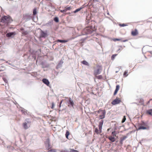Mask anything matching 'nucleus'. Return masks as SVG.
<instances>
[{"label":"nucleus","mask_w":152,"mask_h":152,"mask_svg":"<svg viewBox=\"0 0 152 152\" xmlns=\"http://www.w3.org/2000/svg\"><path fill=\"white\" fill-rule=\"evenodd\" d=\"M12 20L11 18L9 16H4L1 19V22L4 23L6 25L11 22Z\"/></svg>","instance_id":"1"},{"label":"nucleus","mask_w":152,"mask_h":152,"mask_svg":"<svg viewBox=\"0 0 152 152\" xmlns=\"http://www.w3.org/2000/svg\"><path fill=\"white\" fill-rule=\"evenodd\" d=\"M96 112L98 114L100 113V114L99 115V119H102L105 118L106 114V111L105 110H102L100 109L94 112L95 113H96Z\"/></svg>","instance_id":"2"},{"label":"nucleus","mask_w":152,"mask_h":152,"mask_svg":"<svg viewBox=\"0 0 152 152\" xmlns=\"http://www.w3.org/2000/svg\"><path fill=\"white\" fill-rule=\"evenodd\" d=\"M94 75L96 76L100 73L102 70V66L97 65L96 68H94Z\"/></svg>","instance_id":"3"},{"label":"nucleus","mask_w":152,"mask_h":152,"mask_svg":"<svg viewBox=\"0 0 152 152\" xmlns=\"http://www.w3.org/2000/svg\"><path fill=\"white\" fill-rule=\"evenodd\" d=\"M95 29V28H93L92 26H88L85 28L83 30L86 34H89L91 33Z\"/></svg>","instance_id":"4"},{"label":"nucleus","mask_w":152,"mask_h":152,"mask_svg":"<svg viewBox=\"0 0 152 152\" xmlns=\"http://www.w3.org/2000/svg\"><path fill=\"white\" fill-rule=\"evenodd\" d=\"M112 136H110L108 137H107L111 142H114L115 140L116 139L115 137L118 138V136H116V132L115 131H113L112 132Z\"/></svg>","instance_id":"5"},{"label":"nucleus","mask_w":152,"mask_h":152,"mask_svg":"<svg viewBox=\"0 0 152 152\" xmlns=\"http://www.w3.org/2000/svg\"><path fill=\"white\" fill-rule=\"evenodd\" d=\"M121 101V100L120 98L117 97L111 102V104L113 105H115L119 104Z\"/></svg>","instance_id":"6"},{"label":"nucleus","mask_w":152,"mask_h":152,"mask_svg":"<svg viewBox=\"0 0 152 152\" xmlns=\"http://www.w3.org/2000/svg\"><path fill=\"white\" fill-rule=\"evenodd\" d=\"M139 34L138 31L137 29H135L131 31V34L133 36L137 35Z\"/></svg>","instance_id":"7"},{"label":"nucleus","mask_w":152,"mask_h":152,"mask_svg":"<svg viewBox=\"0 0 152 152\" xmlns=\"http://www.w3.org/2000/svg\"><path fill=\"white\" fill-rule=\"evenodd\" d=\"M104 121L103 120H101L99 123L98 125L99 129L100 130V132H102V126L103 124Z\"/></svg>","instance_id":"8"},{"label":"nucleus","mask_w":152,"mask_h":152,"mask_svg":"<svg viewBox=\"0 0 152 152\" xmlns=\"http://www.w3.org/2000/svg\"><path fill=\"white\" fill-rule=\"evenodd\" d=\"M42 82L47 86H49L50 85V82L48 80L44 78L42 80Z\"/></svg>","instance_id":"9"},{"label":"nucleus","mask_w":152,"mask_h":152,"mask_svg":"<svg viewBox=\"0 0 152 152\" xmlns=\"http://www.w3.org/2000/svg\"><path fill=\"white\" fill-rule=\"evenodd\" d=\"M16 34L15 32H10L7 33L6 34V36L7 37H11L12 36H14Z\"/></svg>","instance_id":"10"},{"label":"nucleus","mask_w":152,"mask_h":152,"mask_svg":"<svg viewBox=\"0 0 152 152\" xmlns=\"http://www.w3.org/2000/svg\"><path fill=\"white\" fill-rule=\"evenodd\" d=\"M120 86L119 85H117L116 86V89L114 93V95H115L117 93L118 90L120 88Z\"/></svg>","instance_id":"11"},{"label":"nucleus","mask_w":152,"mask_h":152,"mask_svg":"<svg viewBox=\"0 0 152 152\" xmlns=\"http://www.w3.org/2000/svg\"><path fill=\"white\" fill-rule=\"evenodd\" d=\"M69 106H70V105L71 106L73 107V106L74 103L73 101H72L70 99H69Z\"/></svg>","instance_id":"12"},{"label":"nucleus","mask_w":152,"mask_h":152,"mask_svg":"<svg viewBox=\"0 0 152 152\" xmlns=\"http://www.w3.org/2000/svg\"><path fill=\"white\" fill-rule=\"evenodd\" d=\"M81 63L84 65L87 66H89V64H88V63L87 61L85 60H83L82 61Z\"/></svg>","instance_id":"13"},{"label":"nucleus","mask_w":152,"mask_h":152,"mask_svg":"<svg viewBox=\"0 0 152 152\" xmlns=\"http://www.w3.org/2000/svg\"><path fill=\"white\" fill-rule=\"evenodd\" d=\"M23 127L25 129H28V128L29 127H28L27 126V123H26V122L24 123H23Z\"/></svg>","instance_id":"14"},{"label":"nucleus","mask_w":152,"mask_h":152,"mask_svg":"<svg viewBox=\"0 0 152 152\" xmlns=\"http://www.w3.org/2000/svg\"><path fill=\"white\" fill-rule=\"evenodd\" d=\"M68 41H69L68 40H62L58 39L57 40V42H62V43H64V42H68Z\"/></svg>","instance_id":"15"},{"label":"nucleus","mask_w":152,"mask_h":152,"mask_svg":"<svg viewBox=\"0 0 152 152\" xmlns=\"http://www.w3.org/2000/svg\"><path fill=\"white\" fill-rule=\"evenodd\" d=\"M95 132L97 134H101L102 133L100 132V130L99 129L98 130L97 128H96L95 129Z\"/></svg>","instance_id":"16"},{"label":"nucleus","mask_w":152,"mask_h":152,"mask_svg":"<svg viewBox=\"0 0 152 152\" xmlns=\"http://www.w3.org/2000/svg\"><path fill=\"white\" fill-rule=\"evenodd\" d=\"M146 113L151 116L152 115V111L151 109H150L147 111Z\"/></svg>","instance_id":"17"},{"label":"nucleus","mask_w":152,"mask_h":152,"mask_svg":"<svg viewBox=\"0 0 152 152\" xmlns=\"http://www.w3.org/2000/svg\"><path fill=\"white\" fill-rule=\"evenodd\" d=\"M128 72V71L127 70H126L124 72L123 74L124 77H126L128 75V74H127Z\"/></svg>","instance_id":"18"},{"label":"nucleus","mask_w":152,"mask_h":152,"mask_svg":"<svg viewBox=\"0 0 152 152\" xmlns=\"http://www.w3.org/2000/svg\"><path fill=\"white\" fill-rule=\"evenodd\" d=\"M46 35H47L46 33H45L44 32H42L41 34V36L42 37H46Z\"/></svg>","instance_id":"19"},{"label":"nucleus","mask_w":152,"mask_h":152,"mask_svg":"<svg viewBox=\"0 0 152 152\" xmlns=\"http://www.w3.org/2000/svg\"><path fill=\"white\" fill-rule=\"evenodd\" d=\"M37 14V9L35 8L34 9L33 11V15H35Z\"/></svg>","instance_id":"20"},{"label":"nucleus","mask_w":152,"mask_h":152,"mask_svg":"<svg viewBox=\"0 0 152 152\" xmlns=\"http://www.w3.org/2000/svg\"><path fill=\"white\" fill-rule=\"evenodd\" d=\"M139 129H146V128L143 126H140L139 128Z\"/></svg>","instance_id":"21"},{"label":"nucleus","mask_w":152,"mask_h":152,"mask_svg":"<svg viewBox=\"0 0 152 152\" xmlns=\"http://www.w3.org/2000/svg\"><path fill=\"white\" fill-rule=\"evenodd\" d=\"M69 135V131H67L66 132V133L65 134L66 137L68 139V136Z\"/></svg>","instance_id":"22"},{"label":"nucleus","mask_w":152,"mask_h":152,"mask_svg":"<svg viewBox=\"0 0 152 152\" xmlns=\"http://www.w3.org/2000/svg\"><path fill=\"white\" fill-rule=\"evenodd\" d=\"M96 77L97 78L99 79H102V75H99V76L96 75Z\"/></svg>","instance_id":"23"},{"label":"nucleus","mask_w":152,"mask_h":152,"mask_svg":"<svg viewBox=\"0 0 152 152\" xmlns=\"http://www.w3.org/2000/svg\"><path fill=\"white\" fill-rule=\"evenodd\" d=\"M54 20L56 22H59V19L58 17H56L54 19Z\"/></svg>","instance_id":"24"},{"label":"nucleus","mask_w":152,"mask_h":152,"mask_svg":"<svg viewBox=\"0 0 152 152\" xmlns=\"http://www.w3.org/2000/svg\"><path fill=\"white\" fill-rule=\"evenodd\" d=\"M22 34L23 35H25L28 34V32L27 31H24L22 32Z\"/></svg>","instance_id":"25"},{"label":"nucleus","mask_w":152,"mask_h":152,"mask_svg":"<svg viewBox=\"0 0 152 152\" xmlns=\"http://www.w3.org/2000/svg\"><path fill=\"white\" fill-rule=\"evenodd\" d=\"M117 55V54H113L111 57V59L113 60L115 58V57Z\"/></svg>","instance_id":"26"},{"label":"nucleus","mask_w":152,"mask_h":152,"mask_svg":"<svg viewBox=\"0 0 152 152\" xmlns=\"http://www.w3.org/2000/svg\"><path fill=\"white\" fill-rule=\"evenodd\" d=\"M119 26L120 27H124L125 26H127V25L125 24H119Z\"/></svg>","instance_id":"27"},{"label":"nucleus","mask_w":152,"mask_h":152,"mask_svg":"<svg viewBox=\"0 0 152 152\" xmlns=\"http://www.w3.org/2000/svg\"><path fill=\"white\" fill-rule=\"evenodd\" d=\"M126 120V118L125 116H124V117H123V119L122 121H121L122 123H123Z\"/></svg>","instance_id":"28"},{"label":"nucleus","mask_w":152,"mask_h":152,"mask_svg":"<svg viewBox=\"0 0 152 152\" xmlns=\"http://www.w3.org/2000/svg\"><path fill=\"white\" fill-rule=\"evenodd\" d=\"M126 137H127L126 136H124L122 137L120 139L122 140L123 141H124L126 138Z\"/></svg>","instance_id":"29"},{"label":"nucleus","mask_w":152,"mask_h":152,"mask_svg":"<svg viewBox=\"0 0 152 152\" xmlns=\"http://www.w3.org/2000/svg\"><path fill=\"white\" fill-rule=\"evenodd\" d=\"M52 104V107H51V108L52 109H53L54 108V107L55 105L54 104V102H53L51 103Z\"/></svg>","instance_id":"30"},{"label":"nucleus","mask_w":152,"mask_h":152,"mask_svg":"<svg viewBox=\"0 0 152 152\" xmlns=\"http://www.w3.org/2000/svg\"><path fill=\"white\" fill-rule=\"evenodd\" d=\"M121 39H113V40L114 41H120Z\"/></svg>","instance_id":"31"},{"label":"nucleus","mask_w":152,"mask_h":152,"mask_svg":"<svg viewBox=\"0 0 152 152\" xmlns=\"http://www.w3.org/2000/svg\"><path fill=\"white\" fill-rule=\"evenodd\" d=\"M48 152H56V151L55 150L53 149L49 151Z\"/></svg>","instance_id":"32"},{"label":"nucleus","mask_w":152,"mask_h":152,"mask_svg":"<svg viewBox=\"0 0 152 152\" xmlns=\"http://www.w3.org/2000/svg\"><path fill=\"white\" fill-rule=\"evenodd\" d=\"M70 9H71L70 7H67L66 8H65V10H66V11L67 10H70Z\"/></svg>","instance_id":"33"},{"label":"nucleus","mask_w":152,"mask_h":152,"mask_svg":"<svg viewBox=\"0 0 152 152\" xmlns=\"http://www.w3.org/2000/svg\"><path fill=\"white\" fill-rule=\"evenodd\" d=\"M60 11L61 12H66V10H65V9L63 10H60Z\"/></svg>","instance_id":"34"},{"label":"nucleus","mask_w":152,"mask_h":152,"mask_svg":"<svg viewBox=\"0 0 152 152\" xmlns=\"http://www.w3.org/2000/svg\"><path fill=\"white\" fill-rule=\"evenodd\" d=\"M70 152H76V151L74 150H71Z\"/></svg>","instance_id":"35"},{"label":"nucleus","mask_w":152,"mask_h":152,"mask_svg":"<svg viewBox=\"0 0 152 152\" xmlns=\"http://www.w3.org/2000/svg\"><path fill=\"white\" fill-rule=\"evenodd\" d=\"M147 54H148V55H150V54H151V55L152 54L151 53V52H147Z\"/></svg>","instance_id":"36"},{"label":"nucleus","mask_w":152,"mask_h":152,"mask_svg":"<svg viewBox=\"0 0 152 152\" xmlns=\"http://www.w3.org/2000/svg\"><path fill=\"white\" fill-rule=\"evenodd\" d=\"M123 141L122 140H121L120 139V144H121V145H122L123 144Z\"/></svg>","instance_id":"37"},{"label":"nucleus","mask_w":152,"mask_h":152,"mask_svg":"<svg viewBox=\"0 0 152 152\" xmlns=\"http://www.w3.org/2000/svg\"><path fill=\"white\" fill-rule=\"evenodd\" d=\"M82 8H80V9H77V10H76V11H77V12L79 11Z\"/></svg>","instance_id":"38"},{"label":"nucleus","mask_w":152,"mask_h":152,"mask_svg":"<svg viewBox=\"0 0 152 152\" xmlns=\"http://www.w3.org/2000/svg\"><path fill=\"white\" fill-rule=\"evenodd\" d=\"M21 112H22L23 113H26V112L24 110H21Z\"/></svg>","instance_id":"39"},{"label":"nucleus","mask_w":152,"mask_h":152,"mask_svg":"<svg viewBox=\"0 0 152 152\" xmlns=\"http://www.w3.org/2000/svg\"><path fill=\"white\" fill-rule=\"evenodd\" d=\"M62 101H63V100H62L61 102H60V105H61L62 102Z\"/></svg>","instance_id":"40"},{"label":"nucleus","mask_w":152,"mask_h":152,"mask_svg":"<svg viewBox=\"0 0 152 152\" xmlns=\"http://www.w3.org/2000/svg\"><path fill=\"white\" fill-rule=\"evenodd\" d=\"M110 128H109V129H107V131H109L110 130Z\"/></svg>","instance_id":"41"},{"label":"nucleus","mask_w":152,"mask_h":152,"mask_svg":"<svg viewBox=\"0 0 152 152\" xmlns=\"http://www.w3.org/2000/svg\"><path fill=\"white\" fill-rule=\"evenodd\" d=\"M61 152H67L66 151H62Z\"/></svg>","instance_id":"42"},{"label":"nucleus","mask_w":152,"mask_h":152,"mask_svg":"<svg viewBox=\"0 0 152 152\" xmlns=\"http://www.w3.org/2000/svg\"><path fill=\"white\" fill-rule=\"evenodd\" d=\"M151 99H150L149 101L148 102V103H149L150 102V101L151 100Z\"/></svg>","instance_id":"43"},{"label":"nucleus","mask_w":152,"mask_h":152,"mask_svg":"<svg viewBox=\"0 0 152 152\" xmlns=\"http://www.w3.org/2000/svg\"><path fill=\"white\" fill-rule=\"evenodd\" d=\"M27 123H29L30 124L31 123V122H29V121H28Z\"/></svg>","instance_id":"44"},{"label":"nucleus","mask_w":152,"mask_h":152,"mask_svg":"<svg viewBox=\"0 0 152 152\" xmlns=\"http://www.w3.org/2000/svg\"><path fill=\"white\" fill-rule=\"evenodd\" d=\"M74 12L76 13V10H75L74 11Z\"/></svg>","instance_id":"45"},{"label":"nucleus","mask_w":152,"mask_h":152,"mask_svg":"<svg viewBox=\"0 0 152 152\" xmlns=\"http://www.w3.org/2000/svg\"><path fill=\"white\" fill-rule=\"evenodd\" d=\"M61 105H60H60H59V107H61Z\"/></svg>","instance_id":"46"},{"label":"nucleus","mask_w":152,"mask_h":152,"mask_svg":"<svg viewBox=\"0 0 152 152\" xmlns=\"http://www.w3.org/2000/svg\"><path fill=\"white\" fill-rule=\"evenodd\" d=\"M126 40H124V41H123L124 42H126Z\"/></svg>","instance_id":"47"},{"label":"nucleus","mask_w":152,"mask_h":152,"mask_svg":"<svg viewBox=\"0 0 152 152\" xmlns=\"http://www.w3.org/2000/svg\"><path fill=\"white\" fill-rule=\"evenodd\" d=\"M4 79V81L6 82V81H5V80H4V79Z\"/></svg>","instance_id":"48"},{"label":"nucleus","mask_w":152,"mask_h":152,"mask_svg":"<svg viewBox=\"0 0 152 152\" xmlns=\"http://www.w3.org/2000/svg\"><path fill=\"white\" fill-rule=\"evenodd\" d=\"M77 152H78V151H77Z\"/></svg>","instance_id":"49"},{"label":"nucleus","mask_w":152,"mask_h":152,"mask_svg":"<svg viewBox=\"0 0 152 152\" xmlns=\"http://www.w3.org/2000/svg\"><path fill=\"white\" fill-rule=\"evenodd\" d=\"M151 100H152V99H151Z\"/></svg>","instance_id":"50"},{"label":"nucleus","mask_w":152,"mask_h":152,"mask_svg":"<svg viewBox=\"0 0 152 152\" xmlns=\"http://www.w3.org/2000/svg\"><path fill=\"white\" fill-rule=\"evenodd\" d=\"M151 110H152V109H151Z\"/></svg>","instance_id":"51"}]
</instances>
